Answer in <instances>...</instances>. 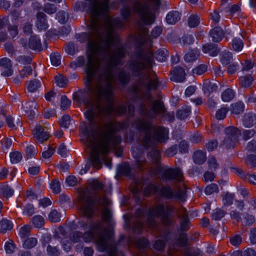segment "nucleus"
Returning a JSON list of instances; mask_svg holds the SVG:
<instances>
[{
  "instance_id": "a19ab883",
  "label": "nucleus",
  "mask_w": 256,
  "mask_h": 256,
  "mask_svg": "<svg viewBox=\"0 0 256 256\" xmlns=\"http://www.w3.org/2000/svg\"><path fill=\"white\" fill-rule=\"evenodd\" d=\"M218 192V186L215 184H211L208 186L204 190V192L207 195H210L214 192Z\"/></svg>"
},
{
  "instance_id": "69168bd1",
  "label": "nucleus",
  "mask_w": 256,
  "mask_h": 256,
  "mask_svg": "<svg viewBox=\"0 0 256 256\" xmlns=\"http://www.w3.org/2000/svg\"><path fill=\"white\" fill-rule=\"evenodd\" d=\"M246 162L248 164L252 166H256V156L255 155H248L246 158Z\"/></svg>"
},
{
  "instance_id": "a878e982",
  "label": "nucleus",
  "mask_w": 256,
  "mask_h": 256,
  "mask_svg": "<svg viewBox=\"0 0 256 256\" xmlns=\"http://www.w3.org/2000/svg\"><path fill=\"white\" fill-rule=\"evenodd\" d=\"M190 107L186 106L182 110H178L176 114V116L179 119L184 120L190 116Z\"/></svg>"
},
{
  "instance_id": "f3484780",
  "label": "nucleus",
  "mask_w": 256,
  "mask_h": 256,
  "mask_svg": "<svg viewBox=\"0 0 256 256\" xmlns=\"http://www.w3.org/2000/svg\"><path fill=\"white\" fill-rule=\"evenodd\" d=\"M180 18V14L177 11L170 12L166 16V22L171 24H174L178 22Z\"/></svg>"
},
{
  "instance_id": "37998d69",
  "label": "nucleus",
  "mask_w": 256,
  "mask_h": 256,
  "mask_svg": "<svg viewBox=\"0 0 256 256\" xmlns=\"http://www.w3.org/2000/svg\"><path fill=\"white\" fill-rule=\"evenodd\" d=\"M50 186L53 192L58 194L60 192V182L57 180H54L50 183Z\"/></svg>"
},
{
  "instance_id": "2f4dec72",
  "label": "nucleus",
  "mask_w": 256,
  "mask_h": 256,
  "mask_svg": "<svg viewBox=\"0 0 256 256\" xmlns=\"http://www.w3.org/2000/svg\"><path fill=\"white\" fill-rule=\"evenodd\" d=\"M244 110V105L242 102H238L232 105V112L234 114H238L243 112Z\"/></svg>"
},
{
  "instance_id": "7c9ffc66",
  "label": "nucleus",
  "mask_w": 256,
  "mask_h": 256,
  "mask_svg": "<svg viewBox=\"0 0 256 256\" xmlns=\"http://www.w3.org/2000/svg\"><path fill=\"white\" fill-rule=\"evenodd\" d=\"M48 220L52 222H57L60 220V214L56 210H52L48 214Z\"/></svg>"
},
{
  "instance_id": "0eeeda50",
  "label": "nucleus",
  "mask_w": 256,
  "mask_h": 256,
  "mask_svg": "<svg viewBox=\"0 0 256 256\" xmlns=\"http://www.w3.org/2000/svg\"><path fill=\"white\" fill-rule=\"evenodd\" d=\"M226 136L222 145L226 148H233L240 134L238 130L234 126H228L225 129Z\"/></svg>"
},
{
  "instance_id": "5701e85b",
  "label": "nucleus",
  "mask_w": 256,
  "mask_h": 256,
  "mask_svg": "<svg viewBox=\"0 0 256 256\" xmlns=\"http://www.w3.org/2000/svg\"><path fill=\"white\" fill-rule=\"evenodd\" d=\"M254 78L250 75H246L241 76L240 78V86L244 88H249L252 85Z\"/></svg>"
},
{
  "instance_id": "f03ea898",
  "label": "nucleus",
  "mask_w": 256,
  "mask_h": 256,
  "mask_svg": "<svg viewBox=\"0 0 256 256\" xmlns=\"http://www.w3.org/2000/svg\"><path fill=\"white\" fill-rule=\"evenodd\" d=\"M118 126V122H108L104 124V130L96 136L92 132L82 134V140L91 149L90 161L94 168L98 170L101 167L100 154L106 160V156L110 150L120 142V138L116 134Z\"/></svg>"
},
{
  "instance_id": "c85d7f7f",
  "label": "nucleus",
  "mask_w": 256,
  "mask_h": 256,
  "mask_svg": "<svg viewBox=\"0 0 256 256\" xmlns=\"http://www.w3.org/2000/svg\"><path fill=\"white\" fill-rule=\"evenodd\" d=\"M41 86L40 82L38 80L30 81L27 84V89L30 92L36 91Z\"/></svg>"
},
{
  "instance_id": "09e8293b",
  "label": "nucleus",
  "mask_w": 256,
  "mask_h": 256,
  "mask_svg": "<svg viewBox=\"0 0 256 256\" xmlns=\"http://www.w3.org/2000/svg\"><path fill=\"white\" fill-rule=\"evenodd\" d=\"M85 60L83 56L78 57L75 61L72 62L70 66L72 68L82 66L84 63Z\"/></svg>"
},
{
  "instance_id": "ea45409f",
  "label": "nucleus",
  "mask_w": 256,
  "mask_h": 256,
  "mask_svg": "<svg viewBox=\"0 0 256 256\" xmlns=\"http://www.w3.org/2000/svg\"><path fill=\"white\" fill-rule=\"evenodd\" d=\"M232 59V53L229 52H224L221 55L220 61L222 64H228Z\"/></svg>"
},
{
  "instance_id": "aec40b11",
  "label": "nucleus",
  "mask_w": 256,
  "mask_h": 256,
  "mask_svg": "<svg viewBox=\"0 0 256 256\" xmlns=\"http://www.w3.org/2000/svg\"><path fill=\"white\" fill-rule=\"evenodd\" d=\"M256 122V116L254 114H245L243 120V124L245 127H251Z\"/></svg>"
},
{
  "instance_id": "13d9d810",
  "label": "nucleus",
  "mask_w": 256,
  "mask_h": 256,
  "mask_svg": "<svg viewBox=\"0 0 256 256\" xmlns=\"http://www.w3.org/2000/svg\"><path fill=\"white\" fill-rule=\"evenodd\" d=\"M158 84V81L156 78L150 80L146 84V88L148 90H154L156 88Z\"/></svg>"
},
{
  "instance_id": "a18cd8bd",
  "label": "nucleus",
  "mask_w": 256,
  "mask_h": 256,
  "mask_svg": "<svg viewBox=\"0 0 256 256\" xmlns=\"http://www.w3.org/2000/svg\"><path fill=\"white\" fill-rule=\"evenodd\" d=\"M4 248L6 254H12L14 251L16 247L12 241L8 240L5 243Z\"/></svg>"
},
{
  "instance_id": "79ce46f5",
  "label": "nucleus",
  "mask_w": 256,
  "mask_h": 256,
  "mask_svg": "<svg viewBox=\"0 0 256 256\" xmlns=\"http://www.w3.org/2000/svg\"><path fill=\"white\" fill-rule=\"evenodd\" d=\"M34 225L36 228H41L44 224V218L40 216H36L32 218Z\"/></svg>"
},
{
  "instance_id": "bb28decb",
  "label": "nucleus",
  "mask_w": 256,
  "mask_h": 256,
  "mask_svg": "<svg viewBox=\"0 0 256 256\" xmlns=\"http://www.w3.org/2000/svg\"><path fill=\"white\" fill-rule=\"evenodd\" d=\"M234 96V91L230 88H227L226 90L221 95L222 100L224 102H228Z\"/></svg>"
},
{
  "instance_id": "423d86ee",
  "label": "nucleus",
  "mask_w": 256,
  "mask_h": 256,
  "mask_svg": "<svg viewBox=\"0 0 256 256\" xmlns=\"http://www.w3.org/2000/svg\"><path fill=\"white\" fill-rule=\"evenodd\" d=\"M78 201L82 216L88 218L92 216L94 212V202L86 190L82 189L78 192Z\"/></svg>"
},
{
  "instance_id": "393cba45",
  "label": "nucleus",
  "mask_w": 256,
  "mask_h": 256,
  "mask_svg": "<svg viewBox=\"0 0 256 256\" xmlns=\"http://www.w3.org/2000/svg\"><path fill=\"white\" fill-rule=\"evenodd\" d=\"M200 52L196 50H193L188 52L184 55V59L187 62H192L196 60Z\"/></svg>"
},
{
  "instance_id": "7ed1b4c3",
  "label": "nucleus",
  "mask_w": 256,
  "mask_h": 256,
  "mask_svg": "<svg viewBox=\"0 0 256 256\" xmlns=\"http://www.w3.org/2000/svg\"><path fill=\"white\" fill-rule=\"evenodd\" d=\"M100 232V224H96L92 228V232L84 234L83 240L86 242H94L99 251L104 252L111 246L112 235L110 232L102 235Z\"/></svg>"
},
{
  "instance_id": "0e129e2a",
  "label": "nucleus",
  "mask_w": 256,
  "mask_h": 256,
  "mask_svg": "<svg viewBox=\"0 0 256 256\" xmlns=\"http://www.w3.org/2000/svg\"><path fill=\"white\" fill-rule=\"evenodd\" d=\"M34 212V208L32 205L29 204L26 205L24 210L23 214L24 215L30 216H32Z\"/></svg>"
},
{
  "instance_id": "9d476101",
  "label": "nucleus",
  "mask_w": 256,
  "mask_h": 256,
  "mask_svg": "<svg viewBox=\"0 0 256 256\" xmlns=\"http://www.w3.org/2000/svg\"><path fill=\"white\" fill-rule=\"evenodd\" d=\"M33 134L36 142L39 144L47 140L50 136L49 134L44 132V128L42 126H36Z\"/></svg>"
},
{
  "instance_id": "f8f14e48",
  "label": "nucleus",
  "mask_w": 256,
  "mask_h": 256,
  "mask_svg": "<svg viewBox=\"0 0 256 256\" xmlns=\"http://www.w3.org/2000/svg\"><path fill=\"white\" fill-rule=\"evenodd\" d=\"M184 70L180 66L176 67L171 72L170 79L176 82H182L185 78Z\"/></svg>"
},
{
  "instance_id": "338daca9",
  "label": "nucleus",
  "mask_w": 256,
  "mask_h": 256,
  "mask_svg": "<svg viewBox=\"0 0 256 256\" xmlns=\"http://www.w3.org/2000/svg\"><path fill=\"white\" fill-rule=\"evenodd\" d=\"M157 192V188L156 186L150 184L145 189V194L146 195L155 194Z\"/></svg>"
},
{
  "instance_id": "4be33fe9",
  "label": "nucleus",
  "mask_w": 256,
  "mask_h": 256,
  "mask_svg": "<svg viewBox=\"0 0 256 256\" xmlns=\"http://www.w3.org/2000/svg\"><path fill=\"white\" fill-rule=\"evenodd\" d=\"M231 46L233 50L236 52L242 50L244 47V43L240 38H234L231 43Z\"/></svg>"
},
{
  "instance_id": "6e6d98bb",
  "label": "nucleus",
  "mask_w": 256,
  "mask_h": 256,
  "mask_svg": "<svg viewBox=\"0 0 256 256\" xmlns=\"http://www.w3.org/2000/svg\"><path fill=\"white\" fill-rule=\"evenodd\" d=\"M71 104V102L66 96H62L61 98L60 106L63 110H66L69 108Z\"/></svg>"
},
{
  "instance_id": "3c124183",
  "label": "nucleus",
  "mask_w": 256,
  "mask_h": 256,
  "mask_svg": "<svg viewBox=\"0 0 256 256\" xmlns=\"http://www.w3.org/2000/svg\"><path fill=\"white\" fill-rule=\"evenodd\" d=\"M26 154L28 158H31L35 156L37 152L36 148L32 145L28 146L26 148Z\"/></svg>"
},
{
  "instance_id": "1a4fd4ad",
  "label": "nucleus",
  "mask_w": 256,
  "mask_h": 256,
  "mask_svg": "<svg viewBox=\"0 0 256 256\" xmlns=\"http://www.w3.org/2000/svg\"><path fill=\"white\" fill-rule=\"evenodd\" d=\"M150 214L152 216H162V220L163 224L168 225L170 222V220L164 212V206L163 204H158L152 208L150 210Z\"/></svg>"
},
{
  "instance_id": "2eb2a0df",
  "label": "nucleus",
  "mask_w": 256,
  "mask_h": 256,
  "mask_svg": "<svg viewBox=\"0 0 256 256\" xmlns=\"http://www.w3.org/2000/svg\"><path fill=\"white\" fill-rule=\"evenodd\" d=\"M210 34L212 38V41L218 42L222 40L224 34L220 28L216 27L210 31Z\"/></svg>"
},
{
  "instance_id": "e2e57ef3",
  "label": "nucleus",
  "mask_w": 256,
  "mask_h": 256,
  "mask_svg": "<svg viewBox=\"0 0 256 256\" xmlns=\"http://www.w3.org/2000/svg\"><path fill=\"white\" fill-rule=\"evenodd\" d=\"M54 152V148L49 147L46 150L42 152V157L44 158H49Z\"/></svg>"
},
{
  "instance_id": "9b49d317",
  "label": "nucleus",
  "mask_w": 256,
  "mask_h": 256,
  "mask_svg": "<svg viewBox=\"0 0 256 256\" xmlns=\"http://www.w3.org/2000/svg\"><path fill=\"white\" fill-rule=\"evenodd\" d=\"M12 66L11 61L9 58H4L0 60L1 74L3 76H10L12 75L13 70Z\"/></svg>"
},
{
  "instance_id": "864d4df0",
  "label": "nucleus",
  "mask_w": 256,
  "mask_h": 256,
  "mask_svg": "<svg viewBox=\"0 0 256 256\" xmlns=\"http://www.w3.org/2000/svg\"><path fill=\"white\" fill-rule=\"evenodd\" d=\"M207 70V66L204 64H200L192 70L194 74L200 75L206 72Z\"/></svg>"
},
{
  "instance_id": "72a5a7b5",
  "label": "nucleus",
  "mask_w": 256,
  "mask_h": 256,
  "mask_svg": "<svg viewBox=\"0 0 256 256\" xmlns=\"http://www.w3.org/2000/svg\"><path fill=\"white\" fill-rule=\"evenodd\" d=\"M168 56V52L166 50H158L155 55L156 58L160 62L165 61Z\"/></svg>"
},
{
  "instance_id": "b1692460",
  "label": "nucleus",
  "mask_w": 256,
  "mask_h": 256,
  "mask_svg": "<svg viewBox=\"0 0 256 256\" xmlns=\"http://www.w3.org/2000/svg\"><path fill=\"white\" fill-rule=\"evenodd\" d=\"M152 110L154 114L164 112V108L163 104L160 100H156L152 104Z\"/></svg>"
},
{
  "instance_id": "774afa93",
  "label": "nucleus",
  "mask_w": 256,
  "mask_h": 256,
  "mask_svg": "<svg viewBox=\"0 0 256 256\" xmlns=\"http://www.w3.org/2000/svg\"><path fill=\"white\" fill-rule=\"evenodd\" d=\"M6 121L8 127L11 130H14L16 129V126L14 122L13 118L9 116H8L6 118Z\"/></svg>"
},
{
  "instance_id": "f257e3e1",
  "label": "nucleus",
  "mask_w": 256,
  "mask_h": 256,
  "mask_svg": "<svg viewBox=\"0 0 256 256\" xmlns=\"http://www.w3.org/2000/svg\"><path fill=\"white\" fill-rule=\"evenodd\" d=\"M106 14H90L88 36L85 84L98 102L86 104L87 110L84 116L92 126L96 125L98 128L104 116L121 115L126 112L124 106H114L112 88L114 68L119 64L126 50L114 34V28L118 26L116 20L106 16L102 28L100 26L99 16Z\"/></svg>"
},
{
  "instance_id": "c756f323",
  "label": "nucleus",
  "mask_w": 256,
  "mask_h": 256,
  "mask_svg": "<svg viewBox=\"0 0 256 256\" xmlns=\"http://www.w3.org/2000/svg\"><path fill=\"white\" fill-rule=\"evenodd\" d=\"M189 221L187 212H184L181 218L180 228L182 230H186L189 228Z\"/></svg>"
},
{
  "instance_id": "dca6fc26",
  "label": "nucleus",
  "mask_w": 256,
  "mask_h": 256,
  "mask_svg": "<svg viewBox=\"0 0 256 256\" xmlns=\"http://www.w3.org/2000/svg\"><path fill=\"white\" fill-rule=\"evenodd\" d=\"M45 16L46 15L43 12H40L37 14L36 26L40 31L46 30L48 28V25L46 22Z\"/></svg>"
},
{
  "instance_id": "412c9836",
  "label": "nucleus",
  "mask_w": 256,
  "mask_h": 256,
  "mask_svg": "<svg viewBox=\"0 0 256 256\" xmlns=\"http://www.w3.org/2000/svg\"><path fill=\"white\" fill-rule=\"evenodd\" d=\"M206 160V154L202 150H198L194 153V162L198 164H202Z\"/></svg>"
},
{
  "instance_id": "f704fd0d",
  "label": "nucleus",
  "mask_w": 256,
  "mask_h": 256,
  "mask_svg": "<svg viewBox=\"0 0 256 256\" xmlns=\"http://www.w3.org/2000/svg\"><path fill=\"white\" fill-rule=\"evenodd\" d=\"M200 23V18L196 14L191 15L188 20V26L191 28L196 27Z\"/></svg>"
},
{
  "instance_id": "cd10ccee",
  "label": "nucleus",
  "mask_w": 256,
  "mask_h": 256,
  "mask_svg": "<svg viewBox=\"0 0 256 256\" xmlns=\"http://www.w3.org/2000/svg\"><path fill=\"white\" fill-rule=\"evenodd\" d=\"M202 52L206 54H209L211 56H214L218 54L213 44H205L202 47Z\"/></svg>"
},
{
  "instance_id": "c9c22d12",
  "label": "nucleus",
  "mask_w": 256,
  "mask_h": 256,
  "mask_svg": "<svg viewBox=\"0 0 256 256\" xmlns=\"http://www.w3.org/2000/svg\"><path fill=\"white\" fill-rule=\"evenodd\" d=\"M68 80L62 75H59L55 78V83L59 87H64L67 84Z\"/></svg>"
},
{
  "instance_id": "de8ad7c7",
  "label": "nucleus",
  "mask_w": 256,
  "mask_h": 256,
  "mask_svg": "<svg viewBox=\"0 0 256 256\" xmlns=\"http://www.w3.org/2000/svg\"><path fill=\"white\" fill-rule=\"evenodd\" d=\"M30 232V227L28 225H24L20 228L19 230V236L22 238H25L28 236Z\"/></svg>"
},
{
  "instance_id": "e433bc0d",
  "label": "nucleus",
  "mask_w": 256,
  "mask_h": 256,
  "mask_svg": "<svg viewBox=\"0 0 256 256\" xmlns=\"http://www.w3.org/2000/svg\"><path fill=\"white\" fill-rule=\"evenodd\" d=\"M160 194L166 198H170L173 197V192L169 187L162 188L160 190Z\"/></svg>"
},
{
  "instance_id": "6e6552de",
  "label": "nucleus",
  "mask_w": 256,
  "mask_h": 256,
  "mask_svg": "<svg viewBox=\"0 0 256 256\" xmlns=\"http://www.w3.org/2000/svg\"><path fill=\"white\" fill-rule=\"evenodd\" d=\"M153 62L152 54L148 58L140 56L138 58L136 61L132 63L131 68L134 71H138L145 68L152 67Z\"/></svg>"
},
{
  "instance_id": "39448f33",
  "label": "nucleus",
  "mask_w": 256,
  "mask_h": 256,
  "mask_svg": "<svg viewBox=\"0 0 256 256\" xmlns=\"http://www.w3.org/2000/svg\"><path fill=\"white\" fill-rule=\"evenodd\" d=\"M152 4L153 6H151L146 4L136 2L134 7V10L140 16V20L146 24H152L155 20V16L152 10L158 8L160 5V0H148Z\"/></svg>"
},
{
  "instance_id": "ddd939ff",
  "label": "nucleus",
  "mask_w": 256,
  "mask_h": 256,
  "mask_svg": "<svg viewBox=\"0 0 256 256\" xmlns=\"http://www.w3.org/2000/svg\"><path fill=\"white\" fill-rule=\"evenodd\" d=\"M164 176L168 179L180 180L182 176V173L180 168H169L165 171Z\"/></svg>"
},
{
  "instance_id": "6ab92c4d",
  "label": "nucleus",
  "mask_w": 256,
  "mask_h": 256,
  "mask_svg": "<svg viewBox=\"0 0 256 256\" xmlns=\"http://www.w3.org/2000/svg\"><path fill=\"white\" fill-rule=\"evenodd\" d=\"M28 46L31 49L40 50L42 46L40 39L36 36H31L29 40Z\"/></svg>"
},
{
  "instance_id": "4468645a",
  "label": "nucleus",
  "mask_w": 256,
  "mask_h": 256,
  "mask_svg": "<svg viewBox=\"0 0 256 256\" xmlns=\"http://www.w3.org/2000/svg\"><path fill=\"white\" fill-rule=\"evenodd\" d=\"M23 108L26 114L30 118H32L35 115L34 110L38 108V105L34 100H32L31 102H26L23 104Z\"/></svg>"
},
{
  "instance_id": "c03bdc74",
  "label": "nucleus",
  "mask_w": 256,
  "mask_h": 256,
  "mask_svg": "<svg viewBox=\"0 0 256 256\" xmlns=\"http://www.w3.org/2000/svg\"><path fill=\"white\" fill-rule=\"evenodd\" d=\"M72 122V120L70 119V118L68 115L64 116L60 120V124L61 126L64 127V128H68L69 126Z\"/></svg>"
},
{
  "instance_id": "58836bf2",
  "label": "nucleus",
  "mask_w": 256,
  "mask_h": 256,
  "mask_svg": "<svg viewBox=\"0 0 256 256\" xmlns=\"http://www.w3.org/2000/svg\"><path fill=\"white\" fill-rule=\"evenodd\" d=\"M51 63L54 66H58L60 64L61 56L58 53H54L50 54Z\"/></svg>"
},
{
  "instance_id": "680f3d73",
  "label": "nucleus",
  "mask_w": 256,
  "mask_h": 256,
  "mask_svg": "<svg viewBox=\"0 0 256 256\" xmlns=\"http://www.w3.org/2000/svg\"><path fill=\"white\" fill-rule=\"evenodd\" d=\"M0 143L3 150H8L9 148L12 144L11 140L8 138H4L0 140Z\"/></svg>"
},
{
  "instance_id": "052dcab7",
  "label": "nucleus",
  "mask_w": 256,
  "mask_h": 256,
  "mask_svg": "<svg viewBox=\"0 0 256 256\" xmlns=\"http://www.w3.org/2000/svg\"><path fill=\"white\" fill-rule=\"evenodd\" d=\"M242 70L248 72L254 67V63L250 60H245L242 64Z\"/></svg>"
},
{
  "instance_id": "49530a36",
  "label": "nucleus",
  "mask_w": 256,
  "mask_h": 256,
  "mask_svg": "<svg viewBox=\"0 0 256 256\" xmlns=\"http://www.w3.org/2000/svg\"><path fill=\"white\" fill-rule=\"evenodd\" d=\"M225 214L226 213L223 210L216 209L213 212L212 216L214 220H218L223 218Z\"/></svg>"
},
{
  "instance_id": "5fc2aeb1",
  "label": "nucleus",
  "mask_w": 256,
  "mask_h": 256,
  "mask_svg": "<svg viewBox=\"0 0 256 256\" xmlns=\"http://www.w3.org/2000/svg\"><path fill=\"white\" fill-rule=\"evenodd\" d=\"M230 242L232 246H238L242 243V238L240 235H236L230 238Z\"/></svg>"
},
{
  "instance_id": "a211bd4d",
  "label": "nucleus",
  "mask_w": 256,
  "mask_h": 256,
  "mask_svg": "<svg viewBox=\"0 0 256 256\" xmlns=\"http://www.w3.org/2000/svg\"><path fill=\"white\" fill-rule=\"evenodd\" d=\"M13 226V223L10 220L4 218L0 221V232L2 233L11 230Z\"/></svg>"
},
{
  "instance_id": "20e7f679",
  "label": "nucleus",
  "mask_w": 256,
  "mask_h": 256,
  "mask_svg": "<svg viewBox=\"0 0 256 256\" xmlns=\"http://www.w3.org/2000/svg\"><path fill=\"white\" fill-rule=\"evenodd\" d=\"M146 136L144 142L148 145L153 141L164 142L168 138V130L163 127L154 128L150 124H144L142 128Z\"/></svg>"
},
{
  "instance_id": "473e14b6",
  "label": "nucleus",
  "mask_w": 256,
  "mask_h": 256,
  "mask_svg": "<svg viewBox=\"0 0 256 256\" xmlns=\"http://www.w3.org/2000/svg\"><path fill=\"white\" fill-rule=\"evenodd\" d=\"M10 162L12 164H17L22 159V154L19 152H14L10 154Z\"/></svg>"
},
{
  "instance_id": "bf43d9fd",
  "label": "nucleus",
  "mask_w": 256,
  "mask_h": 256,
  "mask_svg": "<svg viewBox=\"0 0 256 256\" xmlns=\"http://www.w3.org/2000/svg\"><path fill=\"white\" fill-rule=\"evenodd\" d=\"M32 74V68L30 66H27L20 72V75L22 78H25Z\"/></svg>"
},
{
  "instance_id": "603ef678",
  "label": "nucleus",
  "mask_w": 256,
  "mask_h": 256,
  "mask_svg": "<svg viewBox=\"0 0 256 256\" xmlns=\"http://www.w3.org/2000/svg\"><path fill=\"white\" fill-rule=\"evenodd\" d=\"M234 194L230 193H226L222 198L223 204L225 205L231 204L232 202Z\"/></svg>"
},
{
  "instance_id": "8fccbe9b",
  "label": "nucleus",
  "mask_w": 256,
  "mask_h": 256,
  "mask_svg": "<svg viewBox=\"0 0 256 256\" xmlns=\"http://www.w3.org/2000/svg\"><path fill=\"white\" fill-rule=\"evenodd\" d=\"M228 110L226 108H222L218 110L216 114V119L220 120L225 118Z\"/></svg>"
},
{
  "instance_id": "4c0bfd02",
  "label": "nucleus",
  "mask_w": 256,
  "mask_h": 256,
  "mask_svg": "<svg viewBox=\"0 0 256 256\" xmlns=\"http://www.w3.org/2000/svg\"><path fill=\"white\" fill-rule=\"evenodd\" d=\"M37 242V240L36 238H30L24 240L23 246L25 248L30 249L35 246Z\"/></svg>"
},
{
  "instance_id": "4d7b16f0",
  "label": "nucleus",
  "mask_w": 256,
  "mask_h": 256,
  "mask_svg": "<svg viewBox=\"0 0 256 256\" xmlns=\"http://www.w3.org/2000/svg\"><path fill=\"white\" fill-rule=\"evenodd\" d=\"M132 153L133 156L136 159V162L137 166L138 168H140L142 166L143 164L144 163V160L143 159L141 158L140 156H138L137 155L134 148H132Z\"/></svg>"
}]
</instances>
